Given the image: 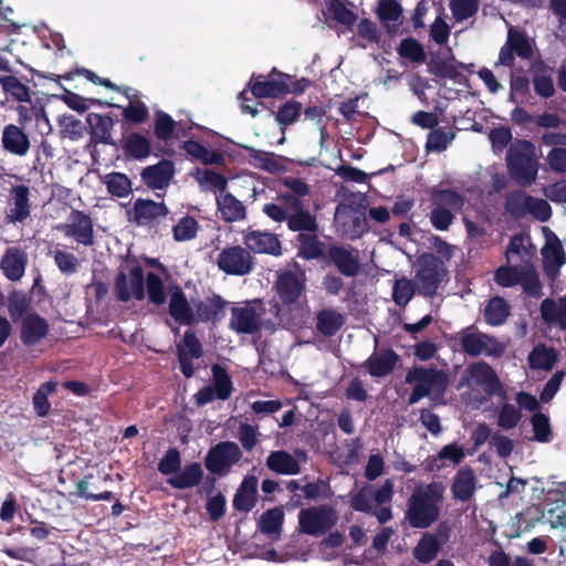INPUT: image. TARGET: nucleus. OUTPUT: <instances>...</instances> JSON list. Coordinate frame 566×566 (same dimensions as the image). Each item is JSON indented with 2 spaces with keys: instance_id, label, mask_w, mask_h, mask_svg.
<instances>
[{
  "instance_id": "obj_1",
  "label": "nucleus",
  "mask_w": 566,
  "mask_h": 566,
  "mask_svg": "<svg viewBox=\"0 0 566 566\" xmlns=\"http://www.w3.org/2000/svg\"><path fill=\"white\" fill-rule=\"evenodd\" d=\"M281 182L289 191H281L275 201L264 203L262 212L276 223L310 219L314 213L304 202V198L311 192L308 184L298 177H284Z\"/></svg>"
},
{
  "instance_id": "obj_2",
  "label": "nucleus",
  "mask_w": 566,
  "mask_h": 566,
  "mask_svg": "<svg viewBox=\"0 0 566 566\" xmlns=\"http://www.w3.org/2000/svg\"><path fill=\"white\" fill-rule=\"evenodd\" d=\"M145 285L149 302L160 306L166 303V294L161 277L155 272H148L144 276L140 265H135L129 271V276L119 271L115 279L114 295L119 302H128L132 298L142 301L145 297Z\"/></svg>"
},
{
  "instance_id": "obj_3",
  "label": "nucleus",
  "mask_w": 566,
  "mask_h": 566,
  "mask_svg": "<svg viewBox=\"0 0 566 566\" xmlns=\"http://www.w3.org/2000/svg\"><path fill=\"white\" fill-rule=\"evenodd\" d=\"M446 486L441 482H430L416 488L407 501L405 520L413 528H428L440 516Z\"/></svg>"
},
{
  "instance_id": "obj_4",
  "label": "nucleus",
  "mask_w": 566,
  "mask_h": 566,
  "mask_svg": "<svg viewBox=\"0 0 566 566\" xmlns=\"http://www.w3.org/2000/svg\"><path fill=\"white\" fill-rule=\"evenodd\" d=\"M506 166L511 177L520 186L532 185L538 171L534 144L527 139H516L507 149Z\"/></svg>"
},
{
  "instance_id": "obj_5",
  "label": "nucleus",
  "mask_w": 566,
  "mask_h": 566,
  "mask_svg": "<svg viewBox=\"0 0 566 566\" xmlns=\"http://www.w3.org/2000/svg\"><path fill=\"white\" fill-rule=\"evenodd\" d=\"M285 223L290 231L297 233V258L305 261H325L328 245L318 238L319 224L316 214L310 216L307 220L289 221Z\"/></svg>"
},
{
  "instance_id": "obj_6",
  "label": "nucleus",
  "mask_w": 566,
  "mask_h": 566,
  "mask_svg": "<svg viewBox=\"0 0 566 566\" xmlns=\"http://www.w3.org/2000/svg\"><path fill=\"white\" fill-rule=\"evenodd\" d=\"M504 210L514 220H522L531 214L537 221L547 222L552 217V207L545 199L533 197L523 190H512L505 195Z\"/></svg>"
},
{
  "instance_id": "obj_7",
  "label": "nucleus",
  "mask_w": 566,
  "mask_h": 566,
  "mask_svg": "<svg viewBox=\"0 0 566 566\" xmlns=\"http://www.w3.org/2000/svg\"><path fill=\"white\" fill-rule=\"evenodd\" d=\"M407 384L416 382L408 398L409 405H415L431 391L443 395L448 386V377L444 371L433 367H412L405 378Z\"/></svg>"
},
{
  "instance_id": "obj_8",
  "label": "nucleus",
  "mask_w": 566,
  "mask_h": 566,
  "mask_svg": "<svg viewBox=\"0 0 566 566\" xmlns=\"http://www.w3.org/2000/svg\"><path fill=\"white\" fill-rule=\"evenodd\" d=\"M446 274L444 263L437 255L432 253L421 255L415 274L418 294L424 297H433Z\"/></svg>"
},
{
  "instance_id": "obj_9",
  "label": "nucleus",
  "mask_w": 566,
  "mask_h": 566,
  "mask_svg": "<svg viewBox=\"0 0 566 566\" xmlns=\"http://www.w3.org/2000/svg\"><path fill=\"white\" fill-rule=\"evenodd\" d=\"M241 458L242 452L235 442L221 441L208 450L203 463L211 474L226 476Z\"/></svg>"
},
{
  "instance_id": "obj_10",
  "label": "nucleus",
  "mask_w": 566,
  "mask_h": 566,
  "mask_svg": "<svg viewBox=\"0 0 566 566\" xmlns=\"http://www.w3.org/2000/svg\"><path fill=\"white\" fill-rule=\"evenodd\" d=\"M337 523L334 509L327 504L303 509L298 513V526L303 534L321 536Z\"/></svg>"
},
{
  "instance_id": "obj_11",
  "label": "nucleus",
  "mask_w": 566,
  "mask_h": 566,
  "mask_svg": "<svg viewBox=\"0 0 566 566\" xmlns=\"http://www.w3.org/2000/svg\"><path fill=\"white\" fill-rule=\"evenodd\" d=\"M217 265L228 275L244 276L253 271L254 258L241 245L226 247L218 254Z\"/></svg>"
},
{
  "instance_id": "obj_12",
  "label": "nucleus",
  "mask_w": 566,
  "mask_h": 566,
  "mask_svg": "<svg viewBox=\"0 0 566 566\" xmlns=\"http://www.w3.org/2000/svg\"><path fill=\"white\" fill-rule=\"evenodd\" d=\"M515 55L522 60H532L534 55L533 45L524 31L509 29L506 42L500 49L499 60L495 66L503 65L514 69Z\"/></svg>"
},
{
  "instance_id": "obj_13",
  "label": "nucleus",
  "mask_w": 566,
  "mask_h": 566,
  "mask_svg": "<svg viewBox=\"0 0 566 566\" xmlns=\"http://www.w3.org/2000/svg\"><path fill=\"white\" fill-rule=\"evenodd\" d=\"M249 82L251 94L255 98L280 97L290 93L292 76L273 67L268 78L259 74Z\"/></svg>"
},
{
  "instance_id": "obj_14",
  "label": "nucleus",
  "mask_w": 566,
  "mask_h": 566,
  "mask_svg": "<svg viewBox=\"0 0 566 566\" xmlns=\"http://www.w3.org/2000/svg\"><path fill=\"white\" fill-rule=\"evenodd\" d=\"M176 356L184 377L187 379L193 377L196 369L192 361L203 356L202 343L195 331H185L181 340L176 344Z\"/></svg>"
},
{
  "instance_id": "obj_15",
  "label": "nucleus",
  "mask_w": 566,
  "mask_h": 566,
  "mask_svg": "<svg viewBox=\"0 0 566 566\" xmlns=\"http://www.w3.org/2000/svg\"><path fill=\"white\" fill-rule=\"evenodd\" d=\"M324 263L334 265L342 275L347 277H354L360 271L357 251L337 243L328 244Z\"/></svg>"
},
{
  "instance_id": "obj_16",
  "label": "nucleus",
  "mask_w": 566,
  "mask_h": 566,
  "mask_svg": "<svg viewBox=\"0 0 566 566\" xmlns=\"http://www.w3.org/2000/svg\"><path fill=\"white\" fill-rule=\"evenodd\" d=\"M127 213L130 222L139 227H148L158 222L160 218L167 217L169 209L163 201L138 198Z\"/></svg>"
},
{
  "instance_id": "obj_17",
  "label": "nucleus",
  "mask_w": 566,
  "mask_h": 566,
  "mask_svg": "<svg viewBox=\"0 0 566 566\" xmlns=\"http://www.w3.org/2000/svg\"><path fill=\"white\" fill-rule=\"evenodd\" d=\"M70 222L59 227L64 234L73 238L77 243L85 247L94 244V224L90 214L82 210L73 209L69 218Z\"/></svg>"
},
{
  "instance_id": "obj_18",
  "label": "nucleus",
  "mask_w": 566,
  "mask_h": 566,
  "mask_svg": "<svg viewBox=\"0 0 566 566\" xmlns=\"http://www.w3.org/2000/svg\"><path fill=\"white\" fill-rule=\"evenodd\" d=\"M168 314L181 326H192L198 321V317H195L193 304L178 284L169 286Z\"/></svg>"
},
{
  "instance_id": "obj_19",
  "label": "nucleus",
  "mask_w": 566,
  "mask_h": 566,
  "mask_svg": "<svg viewBox=\"0 0 566 566\" xmlns=\"http://www.w3.org/2000/svg\"><path fill=\"white\" fill-rule=\"evenodd\" d=\"M192 304L197 323L217 325L226 317L229 302L220 294L212 293L203 300H192Z\"/></svg>"
},
{
  "instance_id": "obj_20",
  "label": "nucleus",
  "mask_w": 566,
  "mask_h": 566,
  "mask_svg": "<svg viewBox=\"0 0 566 566\" xmlns=\"http://www.w3.org/2000/svg\"><path fill=\"white\" fill-rule=\"evenodd\" d=\"M243 243L250 252L273 256L282 254V244L277 235L268 231H248L243 235Z\"/></svg>"
},
{
  "instance_id": "obj_21",
  "label": "nucleus",
  "mask_w": 566,
  "mask_h": 566,
  "mask_svg": "<svg viewBox=\"0 0 566 566\" xmlns=\"http://www.w3.org/2000/svg\"><path fill=\"white\" fill-rule=\"evenodd\" d=\"M175 164L169 159H161L155 165L143 168L142 181L151 190L167 188L175 176Z\"/></svg>"
},
{
  "instance_id": "obj_22",
  "label": "nucleus",
  "mask_w": 566,
  "mask_h": 566,
  "mask_svg": "<svg viewBox=\"0 0 566 566\" xmlns=\"http://www.w3.org/2000/svg\"><path fill=\"white\" fill-rule=\"evenodd\" d=\"M400 356L392 348H382L379 353H373L361 365L374 378L389 376L396 369Z\"/></svg>"
},
{
  "instance_id": "obj_23",
  "label": "nucleus",
  "mask_w": 566,
  "mask_h": 566,
  "mask_svg": "<svg viewBox=\"0 0 566 566\" xmlns=\"http://www.w3.org/2000/svg\"><path fill=\"white\" fill-rule=\"evenodd\" d=\"M50 332L48 321L38 313H28L21 319L20 339L27 347H32L44 339Z\"/></svg>"
},
{
  "instance_id": "obj_24",
  "label": "nucleus",
  "mask_w": 566,
  "mask_h": 566,
  "mask_svg": "<svg viewBox=\"0 0 566 566\" xmlns=\"http://www.w3.org/2000/svg\"><path fill=\"white\" fill-rule=\"evenodd\" d=\"M12 207L6 216L11 223H23L31 214L30 188L25 185H17L10 189Z\"/></svg>"
},
{
  "instance_id": "obj_25",
  "label": "nucleus",
  "mask_w": 566,
  "mask_h": 566,
  "mask_svg": "<svg viewBox=\"0 0 566 566\" xmlns=\"http://www.w3.org/2000/svg\"><path fill=\"white\" fill-rule=\"evenodd\" d=\"M275 287L282 303L291 305L298 301L305 290V280L292 271H284L277 276Z\"/></svg>"
},
{
  "instance_id": "obj_26",
  "label": "nucleus",
  "mask_w": 566,
  "mask_h": 566,
  "mask_svg": "<svg viewBox=\"0 0 566 566\" xmlns=\"http://www.w3.org/2000/svg\"><path fill=\"white\" fill-rule=\"evenodd\" d=\"M1 143L6 151L19 157L25 156L31 147L28 134L14 124L3 127Z\"/></svg>"
},
{
  "instance_id": "obj_27",
  "label": "nucleus",
  "mask_w": 566,
  "mask_h": 566,
  "mask_svg": "<svg viewBox=\"0 0 566 566\" xmlns=\"http://www.w3.org/2000/svg\"><path fill=\"white\" fill-rule=\"evenodd\" d=\"M229 326L239 334L258 333L261 328L259 314L251 306H233Z\"/></svg>"
},
{
  "instance_id": "obj_28",
  "label": "nucleus",
  "mask_w": 566,
  "mask_h": 566,
  "mask_svg": "<svg viewBox=\"0 0 566 566\" xmlns=\"http://www.w3.org/2000/svg\"><path fill=\"white\" fill-rule=\"evenodd\" d=\"M488 340L494 342L497 346L495 339L486 334L465 332L460 337L461 350L471 357H478L483 352H486L489 355L501 356L503 349L501 347L488 349Z\"/></svg>"
},
{
  "instance_id": "obj_29",
  "label": "nucleus",
  "mask_w": 566,
  "mask_h": 566,
  "mask_svg": "<svg viewBox=\"0 0 566 566\" xmlns=\"http://www.w3.org/2000/svg\"><path fill=\"white\" fill-rule=\"evenodd\" d=\"M258 503V478L247 475L240 483L232 500L233 509L239 512L248 513Z\"/></svg>"
},
{
  "instance_id": "obj_30",
  "label": "nucleus",
  "mask_w": 566,
  "mask_h": 566,
  "mask_svg": "<svg viewBox=\"0 0 566 566\" xmlns=\"http://www.w3.org/2000/svg\"><path fill=\"white\" fill-rule=\"evenodd\" d=\"M90 126L91 142L93 144L113 145L112 129L115 125L109 115L90 113L86 117Z\"/></svg>"
},
{
  "instance_id": "obj_31",
  "label": "nucleus",
  "mask_w": 566,
  "mask_h": 566,
  "mask_svg": "<svg viewBox=\"0 0 566 566\" xmlns=\"http://www.w3.org/2000/svg\"><path fill=\"white\" fill-rule=\"evenodd\" d=\"M28 254L20 248H9L1 259L3 274L10 281H19L25 271Z\"/></svg>"
},
{
  "instance_id": "obj_32",
  "label": "nucleus",
  "mask_w": 566,
  "mask_h": 566,
  "mask_svg": "<svg viewBox=\"0 0 566 566\" xmlns=\"http://www.w3.org/2000/svg\"><path fill=\"white\" fill-rule=\"evenodd\" d=\"M476 478L474 471L470 467L461 468L454 475L451 492L453 499L467 502L471 500L475 492Z\"/></svg>"
},
{
  "instance_id": "obj_33",
  "label": "nucleus",
  "mask_w": 566,
  "mask_h": 566,
  "mask_svg": "<svg viewBox=\"0 0 566 566\" xmlns=\"http://www.w3.org/2000/svg\"><path fill=\"white\" fill-rule=\"evenodd\" d=\"M266 468L277 474L294 475L301 472L298 461L285 450L272 451L265 461Z\"/></svg>"
},
{
  "instance_id": "obj_34",
  "label": "nucleus",
  "mask_w": 566,
  "mask_h": 566,
  "mask_svg": "<svg viewBox=\"0 0 566 566\" xmlns=\"http://www.w3.org/2000/svg\"><path fill=\"white\" fill-rule=\"evenodd\" d=\"M203 478V470L199 462L186 464L177 474L170 476L167 483L177 490L191 489L200 484Z\"/></svg>"
},
{
  "instance_id": "obj_35",
  "label": "nucleus",
  "mask_w": 566,
  "mask_h": 566,
  "mask_svg": "<svg viewBox=\"0 0 566 566\" xmlns=\"http://www.w3.org/2000/svg\"><path fill=\"white\" fill-rule=\"evenodd\" d=\"M471 377L480 385L489 395H494L501 389V382L494 369L485 361L473 363L468 367Z\"/></svg>"
},
{
  "instance_id": "obj_36",
  "label": "nucleus",
  "mask_w": 566,
  "mask_h": 566,
  "mask_svg": "<svg viewBox=\"0 0 566 566\" xmlns=\"http://www.w3.org/2000/svg\"><path fill=\"white\" fill-rule=\"evenodd\" d=\"M217 207L224 222L232 223L247 217V208L243 202L230 192L217 198Z\"/></svg>"
},
{
  "instance_id": "obj_37",
  "label": "nucleus",
  "mask_w": 566,
  "mask_h": 566,
  "mask_svg": "<svg viewBox=\"0 0 566 566\" xmlns=\"http://www.w3.org/2000/svg\"><path fill=\"white\" fill-rule=\"evenodd\" d=\"M554 240L548 241L542 249L544 270L547 275L554 276L559 268L566 263V253L560 240L553 233Z\"/></svg>"
},
{
  "instance_id": "obj_38",
  "label": "nucleus",
  "mask_w": 566,
  "mask_h": 566,
  "mask_svg": "<svg viewBox=\"0 0 566 566\" xmlns=\"http://www.w3.org/2000/svg\"><path fill=\"white\" fill-rule=\"evenodd\" d=\"M127 158L143 161L151 155L150 140L140 133H129L122 146Z\"/></svg>"
},
{
  "instance_id": "obj_39",
  "label": "nucleus",
  "mask_w": 566,
  "mask_h": 566,
  "mask_svg": "<svg viewBox=\"0 0 566 566\" xmlns=\"http://www.w3.org/2000/svg\"><path fill=\"white\" fill-rule=\"evenodd\" d=\"M483 315L486 324L500 326L511 315V306L504 297L495 295L488 301Z\"/></svg>"
},
{
  "instance_id": "obj_40",
  "label": "nucleus",
  "mask_w": 566,
  "mask_h": 566,
  "mask_svg": "<svg viewBox=\"0 0 566 566\" xmlns=\"http://www.w3.org/2000/svg\"><path fill=\"white\" fill-rule=\"evenodd\" d=\"M533 72V86L535 93L543 97L549 98L555 94V86L553 82V77L549 73V69L545 65L544 62L539 61L532 65Z\"/></svg>"
},
{
  "instance_id": "obj_41",
  "label": "nucleus",
  "mask_w": 566,
  "mask_h": 566,
  "mask_svg": "<svg viewBox=\"0 0 566 566\" xmlns=\"http://www.w3.org/2000/svg\"><path fill=\"white\" fill-rule=\"evenodd\" d=\"M539 310L544 322L557 324L562 329L566 331V296L558 298V302L546 297L541 303Z\"/></svg>"
},
{
  "instance_id": "obj_42",
  "label": "nucleus",
  "mask_w": 566,
  "mask_h": 566,
  "mask_svg": "<svg viewBox=\"0 0 566 566\" xmlns=\"http://www.w3.org/2000/svg\"><path fill=\"white\" fill-rule=\"evenodd\" d=\"M344 323V316L332 308L321 310L316 314V331L324 337L334 336Z\"/></svg>"
},
{
  "instance_id": "obj_43",
  "label": "nucleus",
  "mask_w": 566,
  "mask_h": 566,
  "mask_svg": "<svg viewBox=\"0 0 566 566\" xmlns=\"http://www.w3.org/2000/svg\"><path fill=\"white\" fill-rule=\"evenodd\" d=\"M0 86L8 101L28 103L31 101V91L14 75L0 76Z\"/></svg>"
},
{
  "instance_id": "obj_44",
  "label": "nucleus",
  "mask_w": 566,
  "mask_h": 566,
  "mask_svg": "<svg viewBox=\"0 0 566 566\" xmlns=\"http://www.w3.org/2000/svg\"><path fill=\"white\" fill-rule=\"evenodd\" d=\"M431 206L446 207L450 210H461L464 205L463 196L453 189L432 187L429 191Z\"/></svg>"
},
{
  "instance_id": "obj_45",
  "label": "nucleus",
  "mask_w": 566,
  "mask_h": 566,
  "mask_svg": "<svg viewBox=\"0 0 566 566\" xmlns=\"http://www.w3.org/2000/svg\"><path fill=\"white\" fill-rule=\"evenodd\" d=\"M441 542L431 533H424L413 549L415 558L421 564L432 562L439 554Z\"/></svg>"
},
{
  "instance_id": "obj_46",
  "label": "nucleus",
  "mask_w": 566,
  "mask_h": 566,
  "mask_svg": "<svg viewBox=\"0 0 566 566\" xmlns=\"http://www.w3.org/2000/svg\"><path fill=\"white\" fill-rule=\"evenodd\" d=\"M556 361V350L544 344L536 345L528 355V364L532 369L548 371L553 369Z\"/></svg>"
},
{
  "instance_id": "obj_47",
  "label": "nucleus",
  "mask_w": 566,
  "mask_h": 566,
  "mask_svg": "<svg viewBox=\"0 0 566 566\" xmlns=\"http://www.w3.org/2000/svg\"><path fill=\"white\" fill-rule=\"evenodd\" d=\"M103 182L107 192L113 197L126 198L133 192L132 180L124 172H109L105 175Z\"/></svg>"
},
{
  "instance_id": "obj_48",
  "label": "nucleus",
  "mask_w": 566,
  "mask_h": 566,
  "mask_svg": "<svg viewBox=\"0 0 566 566\" xmlns=\"http://www.w3.org/2000/svg\"><path fill=\"white\" fill-rule=\"evenodd\" d=\"M284 523V512L281 507L266 510L258 522V528L262 534H280Z\"/></svg>"
},
{
  "instance_id": "obj_49",
  "label": "nucleus",
  "mask_w": 566,
  "mask_h": 566,
  "mask_svg": "<svg viewBox=\"0 0 566 566\" xmlns=\"http://www.w3.org/2000/svg\"><path fill=\"white\" fill-rule=\"evenodd\" d=\"M418 292L415 281L402 276L396 279L392 284V301L397 306L405 308Z\"/></svg>"
},
{
  "instance_id": "obj_50",
  "label": "nucleus",
  "mask_w": 566,
  "mask_h": 566,
  "mask_svg": "<svg viewBox=\"0 0 566 566\" xmlns=\"http://www.w3.org/2000/svg\"><path fill=\"white\" fill-rule=\"evenodd\" d=\"M397 53L401 59L415 64H422L427 60L422 44L413 38L402 39L397 48Z\"/></svg>"
},
{
  "instance_id": "obj_51",
  "label": "nucleus",
  "mask_w": 566,
  "mask_h": 566,
  "mask_svg": "<svg viewBox=\"0 0 566 566\" xmlns=\"http://www.w3.org/2000/svg\"><path fill=\"white\" fill-rule=\"evenodd\" d=\"M211 370L213 377L212 388L213 391L217 392V399H229L233 390V385L227 369L216 364L212 366Z\"/></svg>"
},
{
  "instance_id": "obj_52",
  "label": "nucleus",
  "mask_w": 566,
  "mask_h": 566,
  "mask_svg": "<svg viewBox=\"0 0 566 566\" xmlns=\"http://www.w3.org/2000/svg\"><path fill=\"white\" fill-rule=\"evenodd\" d=\"M56 386L55 381H45L34 392L32 403L38 417L43 418L49 415L51 403L48 397L56 390Z\"/></svg>"
},
{
  "instance_id": "obj_53",
  "label": "nucleus",
  "mask_w": 566,
  "mask_h": 566,
  "mask_svg": "<svg viewBox=\"0 0 566 566\" xmlns=\"http://www.w3.org/2000/svg\"><path fill=\"white\" fill-rule=\"evenodd\" d=\"M199 228V222L195 217L184 216L172 227V238L177 242L190 241L197 237Z\"/></svg>"
},
{
  "instance_id": "obj_54",
  "label": "nucleus",
  "mask_w": 566,
  "mask_h": 566,
  "mask_svg": "<svg viewBox=\"0 0 566 566\" xmlns=\"http://www.w3.org/2000/svg\"><path fill=\"white\" fill-rule=\"evenodd\" d=\"M530 78L526 74H517V71L511 69L510 81V101L515 104L523 103L530 96Z\"/></svg>"
},
{
  "instance_id": "obj_55",
  "label": "nucleus",
  "mask_w": 566,
  "mask_h": 566,
  "mask_svg": "<svg viewBox=\"0 0 566 566\" xmlns=\"http://www.w3.org/2000/svg\"><path fill=\"white\" fill-rule=\"evenodd\" d=\"M520 284L523 287V292L533 298H539L543 295V285L533 264L523 266Z\"/></svg>"
},
{
  "instance_id": "obj_56",
  "label": "nucleus",
  "mask_w": 566,
  "mask_h": 566,
  "mask_svg": "<svg viewBox=\"0 0 566 566\" xmlns=\"http://www.w3.org/2000/svg\"><path fill=\"white\" fill-rule=\"evenodd\" d=\"M61 99L72 109L78 112V113H83L85 112L90 105H97V106H109V107H118L117 105L115 104H112V103H106V102H103L101 99H96V98H84L82 97L81 95L72 92V91H69V90H64V94L61 96Z\"/></svg>"
},
{
  "instance_id": "obj_57",
  "label": "nucleus",
  "mask_w": 566,
  "mask_h": 566,
  "mask_svg": "<svg viewBox=\"0 0 566 566\" xmlns=\"http://www.w3.org/2000/svg\"><path fill=\"white\" fill-rule=\"evenodd\" d=\"M177 127L176 120L164 111L155 113L154 134L157 139L167 142L169 140Z\"/></svg>"
},
{
  "instance_id": "obj_58",
  "label": "nucleus",
  "mask_w": 566,
  "mask_h": 566,
  "mask_svg": "<svg viewBox=\"0 0 566 566\" xmlns=\"http://www.w3.org/2000/svg\"><path fill=\"white\" fill-rule=\"evenodd\" d=\"M122 115L128 123L138 125L146 122L149 111L139 96H135V98H130V102L126 107H123Z\"/></svg>"
},
{
  "instance_id": "obj_59",
  "label": "nucleus",
  "mask_w": 566,
  "mask_h": 566,
  "mask_svg": "<svg viewBox=\"0 0 566 566\" xmlns=\"http://www.w3.org/2000/svg\"><path fill=\"white\" fill-rule=\"evenodd\" d=\"M531 423L534 432V440L541 443H547L553 439V431L549 418L543 412H535L531 417Z\"/></svg>"
},
{
  "instance_id": "obj_60",
  "label": "nucleus",
  "mask_w": 566,
  "mask_h": 566,
  "mask_svg": "<svg viewBox=\"0 0 566 566\" xmlns=\"http://www.w3.org/2000/svg\"><path fill=\"white\" fill-rule=\"evenodd\" d=\"M301 111L302 104L295 99L282 104L275 113V120L281 129L292 125L300 116Z\"/></svg>"
},
{
  "instance_id": "obj_61",
  "label": "nucleus",
  "mask_w": 566,
  "mask_h": 566,
  "mask_svg": "<svg viewBox=\"0 0 566 566\" xmlns=\"http://www.w3.org/2000/svg\"><path fill=\"white\" fill-rule=\"evenodd\" d=\"M523 266L501 265L494 272V281L502 287H512L520 284Z\"/></svg>"
},
{
  "instance_id": "obj_62",
  "label": "nucleus",
  "mask_w": 566,
  "mask_h": 566,
  "mask_svg": "<svg viewBox=\"0 0 566 566\" xmlns=\"http://www.w3.org/2000/svg\"><path fill=\"white\" fill-rule=\"evenodd\" d=\"M327 11L334 20L347 28H352L357 20L354 11L348 9L340 0H332L327 6Z\"/></svg>"
},
{
  "instance_id": "obj_63",
  "label": "nucleus",
  "mask_w": 566,
  "mask_h": 566,
  "mask_svg": "<svg viewBox=\"0 0 566 566\" xmlns=\"http://www.w3.org/2000/svg\"><path fill=\"white\" fill-rule=\"evenodd\" d=\"M350 507L360 513H369L373 507V486L365 484L356 493L350 494Z\"/></svg>"
},
{
  "instance_id": "obj_64",
  "label": "nucleus",
  "mask_w": 566,
  "mask_h": 566,
  "mask_svg": "<svg viewBox=\"0 0 566 566\" xmlns=\"http://www.w3.org/2000/svg\"><path fill=\"white\" fill-rule=\"evenodd\" d=\"M489 566H534L533 562L523 556H516L513 560L502 549L494 551L488 559Z\"/></svg>"
}]
</instances>
